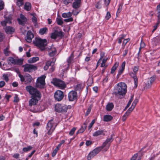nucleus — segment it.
I'll return each mask as SVG.
<instances>
[{
	"label": "nucleus",
	"instance_id": "obj_18",
	"mask_svg": "<svg viewBox=\"0 0 160 160\" xmlns=\"http://www.w3.org/2000/svg\"><path fill=\"white\" fill-rule=\"evenodd\" d=\"M48 52L49 55L50 57H53L56 54L57 51L56 48L54 47H52L49 49Z\"/></svg>",
	"mask_w": 160,
	"mask_h": 160
},
{
	"label": "nucleus",
	"instance_id": "obj_16",
	"mask_svg": "<svg viewBox=\"0 0 160 160\" xmlns=\"http://www.w3.org/2000/svg\"><path fill=\"white\" fill-rule=\"evenodd\" d=\"M106 131L104 130H100L95 132L92 135L94 137H97L100 135L104 136Z\"/></svg>",
	"mask_w": 160,
	"mask_h": 160
},
{
	"label": "nucleus",
	"instance_id": "obj_62",
	"mask_svg": "<svg viewBox=\"0 0 160 160\" xmlns=\"http://www.w3.org/2000/svg\"><path fill=\"white\" fill-rule=\"evenodd\" d=\"M32 21L35 24H37V18L34 16L32 17Z\"/></svg>",
	"mask_w": 160,
	"mask_h": 160
},
{
	"label": "nucleus",
	"instance_id": "obj_43",
	"mask_svg": "<svg viewBox=\"0 0 160 160\" xmlns=\"http://www.w3.org/2000/svg\"><path fill=\"white\" fill-rule=\"evenodd\" d=\"M57 24L59 25H62L63 23V21L62 20L61 18L57 19Z\"/></svg>",
	"mask_w": 160,
	"mask_h": 160
},
{
	"label": "nucleus",
	"instance_id": "obj_8",
	"mask_svg": "<svg viewBox=\"0 0 160 160\" xmlns=\"http://www.w3.org/2000/svg\"><path fill=\"white\" fill-rule=\"evenodd\" d=\"M55 109L58 112H66L68 110V107L66 105L57 104L55 106Z\"/></svg>",
	"mask_w": 160,
	"mask_h": 160
},
{
	"label": "nucleus",
	"instance_id": "obj_34",
	"mask_svg": "<svg viewBox=\"0 0 160 160\" xmlns=\"http://www.w3.org/2000/svg\"><path fill=\"white\" fill-rule=\"evenodd\" d=\"M102 149V147H100L95 148L92 151L96 155Z\"/></svg>",
	"mask_w": 160,
	"mask_h": 160
},
{
	"label": "nucleus",
	"instance_id": "obj_5",
	"mask_svg": "<svg viewBox=\"0 0 160 160\" xmlns=\"http://www.w3.org/2000/svg\"><path fill=\"white\" fill-rule=\"evenodd\" d=\"M46 78L45 75H42L38 78L36 82V87L40 88H43L45 86V78Z\"/></svg>",
	"mask_w": 160,
	"mask_h": 160
},
{
	"label": "nucleus",
	"instance_id": "obj_61",
	"mask_svg": "<svg viewBox=\"0 0 160 160\" xmlns=\"http://www.w3.org/2000/svg\"><path fill=\"white\" fill-rule=\"evenodd\" d=\"M130 40V39L129 38H128L126 39H125L123 42V43L122 44L123 45H124L125 46L126 44Z\"/></svg>",
	"mask_w": 160,
	"mask_h": 160
},
{
	"label": "nucleus",
	"instance_id": "obj_53",
	"mask_svg": "<svg viewBox=\"0 0 160 160\" xmlns=\"http://www.w3.org/2000/svg\"><path fill=\"white\" fill-rule=\"evenodd\" d=\"M3 79L6 82H8L9 81V78L7 74H3L2 76Z\"/></svg>",
	"mask_w": 160,
	"mask_h": 160
},
{
	"label": "nucleus",
	"instance_id": "obj_7",
	"mask_svg": "<svg viewBox=\"0 0 160 160\" xmlns=\"http://www.w3.org/2000/svg\"><path fill=\"white\" fill-rule=\"evenodd\" d=\"M112 136L113 135H111L110 138H108L101 146L102 149L104 148V150L105 151H107L109 148L111 143L113 140Z\"/></svg>",
	"mask_w": 160,
	"mask_h": 160
},
{
	"label": "nucleus",
	"instance_id": "obj_37",
	"mask_svg": "<svg viewBox=\"0 0 160 160\" xmlns=\"http://www.w3.org/2000/svg\"><path fill=\"white\" fill-rule=\"evenodd\" d=\"M3 52L6 56H8L10 53V52L9 50V48L7 47L3 50Z\"/></svg>",
	"mask_w": 160,
	"mask_h": 160
},
{
	"label": "nucleus",
	"instance_id": "obj_1",
	"mask_svg": "<svg viewBox=\"0 0 160 160\" xmlns=\"http://www.w3.org/2000/svg\"><path fill=\"white\" fill-rule=\"evenodd\" d=\"M127 86L124 82H120L117 84L114 88V93L116 96L123 95L127 92Z\"/></svg>",
	"mask_w": 160,
	"mask_h": 160
},
{
	"label": "nucleus",
	"instance_id": "obj_58",
	"mask_svg": "<svg viewBox=\"0 0 160 160\" xmlns=\"http://www.w3.org/2000/svg\"><path fill=\"white\" fill-rule=\"evenodd\" d=\"M19 101V98L18 97V95L15 94L14 97V99L13 102H17Z\"/></svg>",
	"mask_w": 160,
	"mask_h": 160
},
{
	"label": "nucleus",
	"instance_id": "obj_6",
	"mask_svg": "<svg viewBox=\"0 0 160 160\" xmlns=\"http://www.w3.org/2000/svg\"><path fill=\"white\" fill-rule=\"evenodd\" d=\"M52 83L55 86L58 87L61 89H64L66 87L65 83L63 81L56 78L53 79Z\"/></svg>",
	"mask_w": 160,
	"mask_h": 160
},
{
	"label": "nucleus",
	"instance_id": "obj_24",
	"mask_svg": "<svg viewBox=\"0 0 160 160\" xmlns=\"http://www.w3.org/2000/svg\"><path fill=\"white\" fill-rule=\"evenodd\" d=\"M39 59V58L38 57H33L28 60V62L30 63H33L38 61Z\"/></svg>",
	"mask_w": 160,
	"mask_h": 160
},
{
	"label": "nucleus",
	"instance_id": "obj_36",
	"mask_svg": "<svg viewBox=\"0 0 160 160\" xmlns=\"http://www.w3.org/2000/svg\"><path fill=\"white\" fill-rule=\"evenodd\" d=\"M23 59H16V65H21L23 62Z\"/></svg>",
	"mask_w": 160,
	"mask_h": 160
},
{
	"label": "nucleus",
	"instance_id": "obj_48",
	"mask_svg": "<svg viewBox=\"0 0 160 160\" xmlns=\"http://www.w3.org/2000/svg\"><path fill=\"white\" fill-rule=\"evenodd\" d=\"M96 8H101L102 7L101 1L98 2L95 6Z\"/></svg>",
	"mask_w": 160,
	"mask_h": 160
},
{
	"label": "nucleus",
	"instance_id": "obj_21",
	"mask_svg": "<svg viewBox=\"0 0 160 160\" xmlns=\"http://www.w3.org/2000/svg\"><path fill=\"white\" fill-rule=\"evenodd\" d=\"M16 59H14L12 57H10L8 58L7 61L8 64H11L10 63V62L11 64L16 65Z\"/></svg>",
	"mask_w": 160,
	"mask_h": 160
},
{
	"label": "nucleus",
	"instance_id": "obj_52",
	"mask_svg": "<svg viewBox=\"0 0 160 160\" xmlns=\"http://www.w3.org/2000/svg\"><path fill=\"white\" fill-rule=\"evenodd\" d=\"M124 70L122 69H120L118 71V73L117 75V78H119V76L121 75L122 72H123Z\"/></svg>",
	"mask_w": 160,
	"mask_h": 160
},
{
	"label": "nucleus",
	"instance_id": "obj_10",
	"mask_svg": "<svg viewBox=\"0 0 160 160\" xmlns=\"http://www.w3.org/2000/svg\"><path fill=\"white\" fill-rule=\"evenodd\" d=\"M64 96L63 92L61 90H57L54 93V97L55 99L58 101H60L62 100Z\"/></svg>",
	"mask_w": 160,
	"mask_h": 160
},
{
	"label": "nucleus",
	"instance_id": "obj_51",
	"mask_svg": "<svg viewBox=\"0 0 160 160\" xmlns=\"http://www.w3.org/2000/svg\"><path fill=\"white\" fill-rule=\"evenodd\" d=\"M4 7V2L2 0H0V11L3 9Z\"/></svg>",
	"mask_w": 160,
	"mask_h": 160
},
{
	"label": "nucleus",
	"instance_id": "obj_32",
	"mask_svg": "<svg viewBox=\"0 0 160 160\" xmlns=\"http://www.w3.org/2000/svg\"><path fill=\"white\" fill-rule=\"evenodd\" d=\"M16 3L17 5L20 7L24 4L23 0H16Z\"/></svg>",
	"mask_w": 160,
	"mask_h": 160
},
{
	"label": "nucleus",
	"instance_id": "obj_3",
	"mask_svg": "<svg viewBox=\"0 0 160 160\" xmlns=\"http://www.w3.org/2000/svg\"><path fill=\"white\" fill-rule=\"evenodd\" d=\"M33 43L35 45L39 48L42 51L45 50V47L47 45V40L46 39H42L39 38H35L33 41Z\"/></svg>",
	"mask_w": 160,
	"mask_h": 160
},
{
	"label": "nucleus",
	"instance_id": "obj_28",
	"mask_svg": "<svg viewBox=\"0 0 160 160\" xmlns=\"http://www.w3.org/2000/svg\"><path fill=\"white\" fill-rule=\"evenodd\" d=\"M96 155L93 151L90 152L87 156V159L88 160H90L91 158H93Z\"/></svg>",
	"mask_w": 160,
	"mask_h": 160
},
{
	"label": "nucleus",
	"instance_id": "obj_12",
	"mask_svg": "<svg viewBox=\"0 0 160 160\" xmlns=\"http://www.w3.org/2000/svg\"><path fill=\"white\" fill-rule=\"evenodd\" d=\"M72 13L69 12L67 13H63L62 14V17L64 18H68L65 19L64 21L66 22H72L73 21V18L71 17Z\"/></svg>",
	"mask_w": 160,
	"mask_h": 160
},
{
	"label": "nucleus",
	"instance_id": "obj_50",
	"mask_svg": "<svg viewBox=\"0 0 160 160\" xmlns=\"http://www.w3.org/2000/svg\"><path fill=\"white\" fill-rule=\"evenodd\" d=\"M46 64L48 67L52 65L53 66L54 64V62L53 61L52 62L49 61L47 62Z\"/></svg>",
	"mask_w": 160,
	"mask_h": 160
},
{
	"label": "nucleus",
	"instance_id": "obj_2",
	"mask_svg": "<svg viewBox=\"0 0 160 160\" xmlns=\"http://www.w3.org/2000/svg\"><path fill=\"white\" fill-rule=\"evenodd\" d=\"M26 90L31 95V97L41 98L42 94L39 91L31 86H28L26 87Z\"/></svg>",
	"mask_w": 160,
	"mask_h": 160
},
{
	"label": "nucleus",
	"instance_id": "obj_60",
	"mask_svg": "<svg viewBox=\"0 0 160 160\" xmlns=\"http://www.w3.org/2000/svg\"><path fill=\"white\" fill-rule=\"evenodd\" d=\"M76 128H73L70 131L69 134L70 135H72L74 133Z\"/></svg>",
	"mask_w": 160,
	"mask_h": 160
},
{
	"label": "nucleus",
	"instance_id": "obj_45",
	"mask_svg": "<svg viewBox=\"0 0 160 160\" xmlns=\"http://www.w3.org/2000/svg\"><path fill=\"white\" fill-rule=\"evenodd\" d=\"M126 37V35L124 34H122L121 35V37L119 38L118 40V43H121L122 42V40L124 38Z\"/></svg>",
	"mask_w": 160,
	"mask_h": 160
},
{
	"label": "nucleus",
	"instance_id": "obj_25",
	"mask_svg": "<svg viewBox=\"0 0 160 160\" xmlns=\"http://www.w3.org/2000/svg\"><path fill=\"white\" fill-rule=\"evenodd\" d=\"M32 80L31 76L29 74L25 76V81L27 82H30Z\"/></svg>",
	"mask_w": 160,
	"mask_h": 160
},
{
	"label": "nucleus",
	"instance_id": "obj_31",
	"mask_svg": "<svg viewBox=\"0 0 160 160\" xmlns=\"http://www.w3.org/2000/svg\"><path fill=\"white\" fill-rule=\"evenodd\" d=\"M134 80L135 87L136 88L137 87L138 84V79L136 77L135 74H133V76L132 77Z\"/></svg>",
	"mask_w": 160,
	"mask_h": 160
},
{
	"label": "nucleus",
	"instance_id": "obj_17",
	"mask_svg": "<svg viewBox=\"0 0 160 160\" xmlns=\"http://www.w3.org/2000/svg\"><path fill=\"white\" fill-rule=\"evenodd\" d=\"M72 5V7L74 8L77 9L81 6V0H74Z\"/></svg>",
	"mask_w": 160,
	"mask_h": 160
},
{
	"label": "nucleus",
	"instance_id": "obj_4",
	"mask_svg": "<svg viewBox=\"0 0 160 160\" xmlns=\"http://www.w3.org/2000/svg\"><path fill=\"white\" fill-rule=\"evenodd\" d=\"M57 125L53 121V119L49 120L47 124V129L48 130V134L51 135L55 129Z\"/></svg>",
	"mask_w": 160,
	"mask_h": 160
},
{
	"label": "nucleus",
	"instance_id": "obj_57",
	"mask_svg": "<svg viewBox=\"0 0 160 160\" xmlns=\"http://www.w3.org/2000/svg\"><path fill=\"white\" fill-rule=\"evenodd\" d=\"M73 0H64L63 1V3L66 5L68 4L69 3H72Z\"/></svg>",
	"mask_w": 160,
	"mask_h": 160
},
{
	"label": "nucleus",
	"instance_id": "obj_27",
	"mask_svg": "<svg viewBox=\"0 0 160 160\" xmlns=\"http://www.w3.org/2000/svg\"><path fill=\"white\" fill-rule=\"evenodd\" d=\"M86 127V124H84L82 126V128L79 129L78 131L77 132L76 134H78V133H81L83 132L85 130Z\"/></svg>",
	"mask_w": 160,
	"mask_h": 160
},
{
	"label": "nucleus",
	"instance_id": "obj_26",
	"mask_svg": "<svg viewBox=\"0 0 160 160\" xmlns=\"http://www.w3.org/2000/svg\"><path fill=\"white\" fill-rule=\"evenodd\" d=\"M119 63L118 62H116L114 65L112 66L111 69V73L112 74L117 69V68L118 66Z\"/></svg>",
	"mask_w": 160,
	"mask_h": 160
},
{
	"label": "nucleus",
	"instance_id": "obj_22",
	"mask_svg": "<svg viewBox=\"0 0 160 160\" xmlns=\"http://www.w3.org/2000/svg\"><path fill=\"white\" fill-rule=\"evenodd\" d=\"M112 118V117L111 115H106L104 116L103 120L105 122H108L111 121Z\"/></svg>",
	"mask_w": 160,
	"mask_h": 160
},
{
	"label": "nucleus",
	"instance_id": "obj_38",
	"mask_svg": "<svg viewBox=\"0 0 160 160\" xmlns=\"http://www.w3.org/2000/svg\"><path fill=\"white\" fill-rule=\"evenodd\" d=\"M75 89L76 91H80L82 89V85L81 84H78L75 86Z\"/></svg>",
	"mask_w": 160,
	"mask_h": 160
},
{
	"label": "nucleus",
	"instance_id": "obj_46",
	"mask_svg": "<svg viewBox=\"0 0 160 160\" xmlns=\"http://www.w3.org/2000/svg\"><path fill=\"white\" fill-rule=\"evenodd\" d=\"M133 95H132L131 97V98L130 99V100H129L126 107V108H128L129 106L131 104L133 99Z\"/></svg>",
	"mask_w": 160,
	"mask_h": 160
},
{
	"label": "nucleus",
	"instance_id": "obj_63",
	"mask_svg": "<svg viewBox=\"0 0 160 160\" xmlns=\"http://www.w3.org/2000/svg\"><path fill=\"white\" fill-rule=\"evenodd\" d=\"M64 142H65V140H62V141H61L60 143L58 145V146H57L56 148H57L58 149H59V148L61 147V145L62 144L64 143Z\"/></svg>",
	"mask_w": 160,
	"mask_h": 160
},
{
	"label": "nucleus",
	"instance_id": "obj_40",
	"mask_svg": "<svg viewBox=\"0 0 160 160\" xmlns=\"http://www.w3.org/2000/svg\"><path fill=\"white\" fill-rule=\"evenodd\" d=\"M134 108L132 106L129 108L127 111L125 112L126 114H127L128 116L129 115L130 113L132 112Z\"/></svg>",
	"mask_w": 160,
	"mask_h": 160
},
{
	"label": "nucleus",
	"instance_id": "obj_23",
	"mask_svg": "<svg viewBox=\"0 0 160 160\" xmlns=\"http://www.w3.org/2000/svg\"><path fill=\"white\" fill-rule=\"evenodd\" d=\"M74 58V55L73 53H72L70 56L68 57L67 59V62L68 63V65L69 66L70 64Z\"/></svg>",
	"mask_w": 160,
	"mask_h": 160
},
{
	"label": "nucleus",
	"instance_id": "obj_13",
	"mask_svg": "<svg viewBox=\"0 0 160 160\" xmlns=\"http://www.w3.org/2000/svg\"><path fill=\"white\" fill-rule=\"evenodd\" d=\"M17 20L19 24L24 25L27 21V19L23 15L20 14V18H18Z\"/></svg>",
	"mask_w": 160,
	"mask_h": 160
},
{
	"label": "nucleus",
	"instance_id": "obj_14",
	"mask_svg": "<svg viewBox=\"0 0 160 160\" xmlns=\"http://www.w3.org/2000/svg\"><path fill=\"white\" fill-rule=\"evenodd\" d=\"M34 37V35L30 31H28L27 33V36L25 37V39L28 42H31L32 39Z\"/></svg>",
	"mask_w": 160,
	"mask_h": 160
},
{
	"label": "nucleus",
	"instance_id": "obj_59",
	"mask_svg": "<svg viewBox=\"0 0 160 160\" xmlns=\"http://www.w3.org/2000/svg\"><path fill=\"white\" fill-rule=\"evenodd\" d=\"M139 67L138 66H134L133 69L134 72L136 74L138 70Z\"/></svg>",
	"mask_w": 160,
	"mask_h": 160
},
{
	"label": "nucleus",
	"instance_id": "obj_9",
	"mask_svg": "<svg viewBox=\"0 0 160 160\" xmlns=\"http://www.w3.org/2000/svg\"><path fill=\"white\" fill-rule=\"evenodd\" d=\"M68 98L70 101H76L78 98V94L76 92L74 91H70L68 94Z\"/></svg>",
	"mask_w": 160,
	"mask_h": 160
},
{
	"label": "nucleus",
	"instance_id": "obj_20",
	"mask_svg": "<svg viewBox=\"0 0 160 160\" xmlns=\"http://www.w3.org/2000/svg\"><path fill=\"white\" fill-rule=\"evenodd\" d=\"M114 106L112 103H108L106 106V109L107 111H111L113 108Z\"/></svg>",
	"mask_w": 160,
	"mask_h": 160
},
{
	"label": "nucleus",
	"instance_id": "obj_56",
	"mask_svg": "<svg viewBox=\"0 0 160 160\" xmlns=\"http://www.w3.org/2000/svg\"><path fill=\"white\" fill-rule=\"evenodd\" d=\"M91 109L92 107L91 106H89L85 113L86 116H87L90 113Z\"/></svg>",
	"mask_w": 160,
	"mask_h": 160
},
{
	"label": "nucleus",
	"instance_id": "obj_47",
	"mask_svg": "<svg viewBox=\"0 0 160 160\" xmlns=\"http://www.w3.org/2000/svg\"><path fill=\"white\" fill-rule=\"evenodd\" d=\"M155 77L154 76L151 77L150 78H148V80H149V82L152 84L155 80Z\"/></svg>",
	"mask_w": 160,
	"mask_h": 160
},
{
	"label": "nucleus",
	"instance_id": "obj_64",
	"mask_svg": "<svg viewBox=\"0 0 160 160\" xmlns=\"http://www.w3.org/2000/svg\"><path fill=\"white\" fill-rule=\"evenodd\" d=\"M111 17V14L109 12H107L105 18L107 20H108Z\"/></svg>",
	"mask_w": 160,
	"mask_h": 160
},
{
	"label": "nucleus",
	"instance_id": "obj_29",
	"mask_svg": "<svg viewBox=\"0 0 160 160\" xmlns=\"http://www.w3.org/2000/svg\"><path fill=\"white\" fill-rule=\"evenodd\" d=\"M48 31V28H44L40 29L39 33L41 35H43L47 32Z\"/></svg>",
	"mask_w": 160,
	"mask_h": 160
},
{
	"label": "nucleus",
	"instance_id": "obj_55",
	"mask_svg": "<svg viewBox=\"0 0 160 160\" xmlns=\"http://www.w3.org/2000/svg\"><path fill=\"white\" fill-rule=\"evenodd\" d=\"M18 76L20 78V80L22 82H23L25 81V77L24 78L22 75L20 74H18Z\"/></svg>",
	"mask_w": 160,
	"mask_h": 160
},
{
	"label": "nucleus",
	"instance_id": "obj_19",
	"mask_svg": "<svg viewBox=\"0 0 160 160\" xmlns=\"http://www.w3.org/2000/svg\"><path fill=\"white\" fill-rule=\"evenodd\" d=\"M4 29L6 33L7 34L11 33L12 32H14L15 30L13 28L9 26L6 27L4 28Z\"/></svg>",
	"mask_w": 160,
	"mask_h": 160
},
{
	"label": "nucleus",
	"instance_id": "obj_42",
	"mask_svg": "<svg viewBox=\"0 0 160 160\" xmlns=\"http://www.w3.org/2000/svg\"><path fill=\"white\" fill-rule=\"evenodd\" d=\"M32 149V147L31 146H29L27 147L24 148H23V151L24 152H27L30 151Z\"/></svg>",
	"mask_w": 160,
	"mask_h": 160
},
{
	"label": "nucleus",
	"instance_id": "obj_35",
	"mask_svg": "<svg viewBox=\"0 0 160 160\" xmlns=\"http://www.w3.org/2000/svg\"><path fill=\"white\" fill-rule=\"evenodd\" d=\"M152 85V84L150 82H149V80H148L145 83V86L144 87V89H147L151 87Z\"/></svg>",
	"mask_w": 160,
	"mask_h": 160
},
{
	"label": "nucleus",
	"instance_id": "obj_30",
	"mask_svg": "<svg viewBox=\"0 0 160 160\" xmlns=\"http://www.w3.org/2000/svg\"><path fill=\"white\" fill-rule=\"evenodd\" d=\"M24 8L27 11H29L31 8V4L29 2L26 3L24 5Z\"/></svg>",
	"mask_w": 160,
	"mask_h": 160
},
{
	"label": "nucleus",
	"instance_id": "obj_49",
	"mask_svg": "<svg viewBox=\"0 0 160 160\" xmlns=\"http://www.w3.org/2000/svg\"><path fill=\"white\" fill-rule=\"evenodd\" d=\"M138 101V99H136L134 100L132 105V106L133 107V108H135Z\"/></svg>",
	"mask_w": 160,
	"mask_h": 160
},
{
	"label": "nucleus",
	"instance_id": "obj_33",
	"mask_svg": "<svg viewBox=\"0 0 160 160\" xmlns=\"http://www.w3.org/2000/svg\"><path fill=\"white\" fill-rule=\"evenodd\" d=\"M102 149V147H100L95 148L92 151L96 155Z\"/></svg>",
	"mask_w": 160,
	"mask_h": 160
},
{
	"label": "nucleus",
	"instance_id": "obj_39",
	"mask_svg": "<svg viewBox=\"0 0 160 160\" xmlns=\"http://www.w3.org/2000/svg\"><path fill=\"white\" fill-rule=\"evenodd\" d=\"M160 23V22H159V21H157V22L156 23L155 25L153 27V29L152 31V33H153L156 30L157 28L158 27Z\"/></svg>",
	"mask_w": 160,
	"mask_h": 160
},
{
	"label": "nucleus",
	"instance_id": "obj_15",
	"mask_svg": "<svg viewBox=\"0 0 160 160\" xmlns=\"http://www.w3.org/2000/svg\"><path fill=\"white\" fill-rule=\"evenodd\" d=\"M41 98H37L33 97H31V98L29 101V105L30 106H32V105H35L38 102V101Z\"/></svg>",
	"mask_w": 160,
	"mask_h": 160
},
{
	"label": "nucleus",
	"instance_id": "obj_11",
	"mask_svg": "<svg viewBox=\"0 0 160 160\" xmlns=\"http://www.w3.org/2000/svg\"><path fill=\"white\" fill-rule=\"evenodd\" d=\"M22 67H24L23 71L25 72H32L33 70H35L37 69V68L36 66L31 64H27L25 66L23 65Z\"/></svg>",
	"mask_w": 160,
	"mask_h": 160
},
{
	"label": "nucleus",
	"instance_id": "obj_54",
	"mask_svg": "<svg viewBox=\"0 0 160 160\" xmlns=\"http://www.w3.org/2000/svg\"><path fill=\"white\" fill-rule=\"evenodd\" d=\"M59 150L58 149L56 148H55V150L53 151L52 153V156L54 157L56 155L58 151Z\"/></svg>",
	"mask_w": 160,
	"mask_h": 160
},
{
	"label": "nucleus",
	"instance_id": "obj_41",
	"mask_svg": "<svg viewBox=\"0 0 160 160\" xmlns=\"http://www.w3.org/2000/svg\"><path fill=\"white\" fill-rule=\"evenodd\" d=\"M107 60V58H104L102 61V62L101 63V67H105V68L107 67V66L106 65H105V63Z\"/></svg>",
	"mask_w": 160,
	"mask_h": 160
},
{
	"label": "nucleus",
	"instance_id": "obj_44",
	"mask_svg": "<svg viewBox=\"0 0 160 160\" xmlns=\"http://www.w3.org/2000/svg\"><path fill=\"white\" fill-rule=\"evenodd\" d=\"M55 32L56 33L57 38L58 37H62L63 36V32L62 31H60V32L56 31V32Z\"/></svg>",
	"mask_w": 160,
	"mask_h": 160
}]
</instances>
